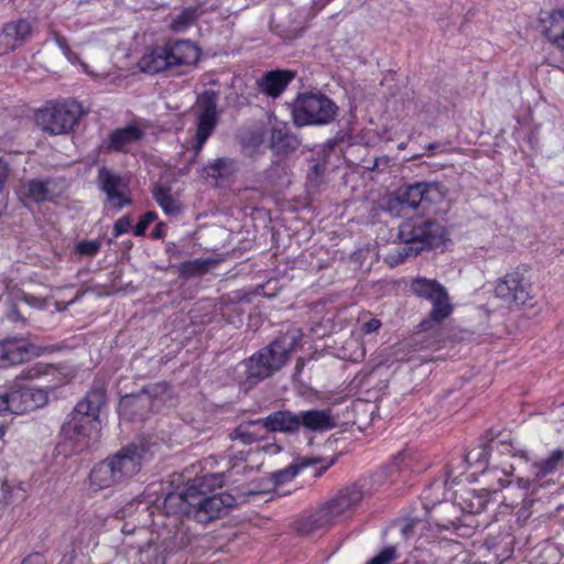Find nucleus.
Listing matches in <instances>:
<instances>
[{"mask_svg":"<svg viewBox=\"0 0 564 564\" xmlns=\"http://www.w3.org/2000/svg\"><path fill=\"white\" fill-rule=\"evenodd\" d=\"M106 402V387L95 382L61 426L59 441L55 446L57 455L70 457L89 447L93 436L99 433L100 410Z\"/></svg>","mask_w":564,"mask_h":564,"instance_id":"obj_1","label":"nucleus"},{"mask_svg":"<svg viewBox=\"0 0 564 564\" xmlns=\"http://www.w3.org/2000/svg\"><path fill=\"white\" fill-rule=\"evenodd\" d=\"M302 336L303 334L299 329L289 330L242 360L240 366L245 369L246 383L256 386L280 371L289 361L292 351L299 346Z\"/></svg>","mask_w":564,"mask_h":564,"instance_id":"obj_2","label":"nucleus"},{"mask_svg":"<svg viewBox=\"0 0 564 564\" xmlns=\"http://www.w3.org/2000/svg\"><path fill=\"white\" fill-rule=\"evenodd\" d=\"M446 235L445 227L436 219L421 214L408 216L398 227L397 241L404 246L397 249L392 265L402 263L408 258L416 257L423 249L442 245Z\"/></svg>","mask_w":564,"mask_h":564,"instance_id":"obj_3","label":"nucleus"},{"mask_svg":"<svg viewBox=\"0 0 564 564\" xmlns=\"http://www.w3.org/2000/svg\"><path fill=\"white\" fill-rule=\"evenodd\" d=\"M144 454V446L129 444L98 463L89 474L94 490L109 488L139 473Z\"/></svg>","mask_w":564,"mask_h":564,"instance_id":"obj_4","label":"nucleus"},{"mask_svg":"<svg viewBox=\"0 0 564 564\" xmlns=\"http://www.w3.org/2000/svg\"><path fill=\"white\" fill-rule=\"evenodd\" d=\"M411 478L412 456L408 453H399L384 467L354 482L348 494L370 491H392L397 494L410 489Z\"/></svg>","mask_w":564,"mask_h":564,"instance_id":"obj_5","label":"nucleus"},{"mask_svg":"<svg viewBox=\"0 0 564 564\" xmlns=\"http://www.w3.org/2000/svg\"><path fill=\"white\" fill-rule=\"evenodd\" d=\"M199 56V47L189 40L167 41L144 54L139 65L142 72L154 75L172 67L194 65Z\"/></svg>","mask_w":564,"mask_h":564,"instance_id":"obj_6","label":"nucleus"},{"mask_svg":"<svg viewBox=\"0 0 564 564\" xmlns=\"http://www.w3.org/2000/svg\"><path fill=\"white\" fill-rule=\"evenodd\" d=\"M171 399V387L165 381L150 383L140 391L121 397L119 415L128 421H143L159 411Z\"/></svg>","mask_w":564,"mask_h":564,"instance_id":"obj_7","label":"nucleus"},{"mask_svg":"<svg viewBox=\"0 0 564 564\" xmlns=\"http://www.w3.org/2000/svg\"><path fill=\"white\" fill-rule=\"evenodd\" d=\"M410 291L419 299L432 304L429 318L419 324L421 330L426 332L433 323H443L453 313L454 307L448 292L437 280L417 276L411 281Z\"/></svg>","mask_w":564,"mask_h":564,"instance_id":"obj_8","label":"nucleus"},{"mask_svg":"<svg viewBox=\"0 0 564 564\" xmlns=\"http://www.w3.org/2000/svg\"><path fill=\"white\" fill-rule=\"evenodd\" d=\"M83 115L82 105L74 99L48 102L35 112L37 127L50 135L68 133Z\"/></svg>","mask_w":564,"mask_h":564,"instance_id":"obj_9","label":"nucleus"},{"mask_svg":"<svg viewBox=\"0 0 564 564\" xmlns=\"http://www.w3.org/2000/svg\"><path fill=\"white\" fill-rule=\"evenodd\" d=\"M337 105L323 94H301L292 106V117L296 127L327 124L337 116Z\"/></svg>","mask_w":564,"mask_h":564,"instance_id":"obj_10","label":"nucleus"},{"mask_svg":"<svg viewBox=\"0 0 564 564\" xmlns=\"http://www.w3.org/2000/svg\"><path fill=\"white\" fill-rule=\"evenodd\" d=\"M438 193V186L432 183L419 182L401 186L386 198L382 208L392 217H405L422 203L434 200V195Z\"/></svg>","mask_w":564,"mask_h":564,"instance_id":"obj_11","label":"nucleus"},{"mask_svg":"<svg viewBox=\"0 0 564 564\" xmlns=\"http://www.w3.org/2000/svg\"><path fill=\"white\" fill-rule=\"evenodd\" d=\"M165 496L164 505L175 503L181 512L193 516L199 522H208L220 516L223 509L230 508L237 500L235 496Z\"/></svg>","mask_w":564,"mask_h":564,"instance_id":"obj_12","label":"nucleus"},{"mask_svg":"<svg viewBox=\"0 0 564 564\" xmlns=\"http://www.w3.org/2000/svg\"><path fill=\"white\" fill-rule=\"evenodd\" d=\"M489 433H487L481 440L479 445L470 449L463 458H454L447 465L446 478L444 479H435L429 486V489L434 491H451L453 490L456 494V490L453 489V485H457V479L465 473L468 466L473 464H478L480 466H486L488 464L489 455L492 449L494 436L489 437Z\"/></svg>","mask_w":564,"mask_h":564,"instance_id":"obj_13","label":"nucleus"},{"mask_svg":"<svg viewBox=\"0 0 564 564\" xmlns=\"http://www.w3.org/2000/svg\"><path fill=\"white\" fill-rule=\"evenodd\" d=\"M495 296L509 308L528 304L533 299V285L527 271L517 268L499 278L495 285Z\"/></svg>","mask_w":564,"mask_h":564,"instance_id":"obj_14","label":"nucleus"},{"mask_svg":"<svg viewBox=\"0 0 564 564\" xmlns=\"http://www.w3.org/2000/svg\"><path fill=\"white\" fill-rule=\"evenodd\" d=\"M217 98L218 94L214 90H205L197 98V129L194 138V150L196 154L202 151L204 144L217 126Z\"/></svg>","mask_w":564,"mask_h":564,"instance_id":"obj_15","label":"nucleus"},{"mask_svg":"<svg viewBox=\"0 0 564 564\" xmlns=\"http://www.w3.org/2000/svg\"><path fill=\"white\" fill-rule=\"evenodd\" d=\"M562 468H564V448L558 447L553 449L545 458L530 465L528 475L518 478L519 488L525 490L530 488L533 490L543 489L550 482H541L542 478Z\"/></svg>","mask_w":564,"mask_h":564,"instance_id":"obj_16","label":"nucleus"},{"mask_svg":"<svg viewBox=\"0 0 564 564\" xmlns=\"http://www.w3.org/2000/svg\"><path fill=\"white\" fill-rule=\"evenodd\" d=\"M11 413L22 414L36 410L47 403V392L26 386H19L8 392Z\"/></svg>","mask_w":564,"mask_h":564,"instance_id":"obj_17","label":"nucleus"},{"mask_svg":"<svg viewBox=\"0 0 564 564\" xmlns=\"http://www.w3.org/2000/svg\"><path fill=\"white\" fill-rule=\"evenodd\" d=\"M98 186L106 194L107 200L116 210H120L131 204V199L123 193V189L127 187L123 177L105 166L98 170Z\"/></svg>","mask_w":564,"mask_h":564,"instance_id":"obj_18","label":"nucleus"},{"mask_svg":"<svg viewBox=\"0 0 564 564\" xmlns=\"http://www.w3.org/2000/svg\"><path fill=\"white\" fill-rule=\"evenodd\" d=\"M33 33V26L26 19L6 23L0 32V56L22 46Z\"/></svg>","mask_w":564,"mask_h":564,"instance_id":"obj_19","label":"nucleus"},{"mask_svg":"<svg viewBox=\"0 0 564 564\" xmlns=\"http://www.w3.org/2000/svg\"><path fill=\"white\" fill-rule=\"evenodd\" d=\"M295 74L288 69H275L263 74L257 79L260 93L271 98H278L294 79Z\"/></svg>","mask_w":564,"mask_h":564,"instance_id":"obj_20","label":"nucleus"},{"mask_svg":"<svg viewBox=\"0 0 564 564\" xmlns=\"http://www.w3.org/2000/svg\"><path fill=\"white\" fill-rule=\"evenodd\" d=\"M249 424L262 425L270 432L296 433L300 430L299 413L291 411H276L267 417L250 421Z\"/></svg>","mask_w":564,"mask_h":564,"instance_id":"obj_21","label":"nucleus"},{"mask_svg":"<svg viewBox=\"0 0 564 564\" xmlns=\"http://www.w3.org/2000/svg\"><path fill=\"white\" fill-rule=\"evenodd\" d=\"M543 35L556 48L564 53V10L557 9L541 15Z\"/></svg>","mask_w":564,"mask_h":564,"instance_id":"obj_22","label":"nucleus"},{"mask_svg":"<svg viewBox=\"0 0 564 564\" xmlns=\"http://www.w3.org/2000/svg\"><path fill=\"white\" fill-rule=\"evenodd\" d=\"M301 144L296 134L286 123H278L271 129L270 147L278 154L294 152Z\"/></svg>","mask_w":564,"mask_h":564,"instance_id":"obj_23","label":"nucleus"},{"mask_svg":"<svg viewBox=\"0 0 564 564\" xmlns=\"http://www.w3.org/2000/svg\"><path fill=\"white\" fill-rule=\"evenodd\" d=\"M224 474H207L200 477L188 479L184 489L176 487L165 494H212L224 485Z\"/></svg>","mask_w":564,"mask_h":564,"instance_id":"obj_24","label":"nucleus"},{"mask_svg":"<svg viewBox=\"0 0 564 564\" xmlns=\"http://www.w3.org/2000/svg\"><path fill=\"white\" fill-rule=\"evenodd\" d=\"M34 347L24 340L14 339L0 344V368L24 362Z\"/></svg>","mask_w":564,"mask_h":564,"instance_id":"obj_25","label":"nucleus"},{"mask_svg":"<svg viewBox=\"0 0 564 564\" xmlns=\"http://www.w3.org/2000/svg\"><path fill=\"white\" fill-rule=\"evenodd\" d=\"M144 131L137 124H129L113 130L108 138L107 149L116 152H124L127 147L140 141Z\"/></svg>","mask_w":564,"mask_h":564,"instance_id":"obj_26","label":"nucleus"},{"mask_svg":"<svg viewBox=\"0 0 564 564\" xmlns=\"http://www.w3.org/2000/svg\"><path fill=\"white\" fill-rule=\"evenodd\" d=\"M300 429L324 432L336 426L330 410H307L299 412Z\"/></svg>","mask_w":564,"mask_h":564,"instance_id":"obj_27","label":"nucleus"},{"mask_svg":"<svg viewBox=\"0 0 564 564\" xmlns=\"http://www.w3.org/2000/svg\"><path fill=\"white\" fill-rule=\"evenodd\" d=\"M55 181L53 178L45 180H29L23 185V194L26 198L41 204L53 200L57 197L54 191Z\"/></svg>","mask_w":564,"mask_h":564,"instance_id":"obj_28","label":"nucleus"},{"mask_svg":"<svg viewBox=\"0 0 564 564\" xmlns=\"http://www.w3.org/2000/svg\"><path fill=\"white\" fill-rule=\"evenodd\" d=\"M237 170V162L234 159L219 158L204 166L203 175L206 178L228 180Z\"/></svg>","mask_w":564,"mask_h":564,"instance_id":"obj_29","label":"nucleus"},{"mask_svg":"<svg viewBox=\"0 0 564 564\" xmlns=\"http://www.w3.org/2000/svg\"><path fill=\"white\" fill-rule=\"evenodd\" d=\"M322 462H323V459H319V458H311V457L297 458L286 468L273 473L272 480L275 484L288 482V481L292 480L295 477V475L299 474L300 470L316 466L317 464H319Z\"/></svg>","mask_w":564,"mask_h":564,"instance_id":"obj_30","label":"nucleus"},{"mask_svg":"<svg viewBox=\"0 0 564 564\" xmlns=\"http://www.w3.org/2000/svg\"><path fill=\"white\" fill-rule=\"evenodd\" d=\"M216 264V260L212 258H198L191 261H185L180 264L178 272L182 276H197L203 275L209 271V269Z\"/></svg>","mask_w":564,"mask_h":564,"instance_id":"obj_31","label":"nucleus"},{"mask_svg":"<svg viewBox=\"0 0 564 564\" xmlns=\"http://www.w3.org/2000/svg\"><path fill=\"white\" fill-rule=\"evenodd\" d=\"M153 197L166 215L176 216L177 214H180L181 208L178 204L175 202V199L172 197L169 187H154Z\"/></svg>","mask_w":564,"mask_h":564,"instance_id":"obj_32","label":"nucleus"},{"mask_svg":"<svg viewBox=\"0 0 564 564\" xmlns=\"http://www.w3.org/2000/svg\"><path fill=\"white\" fill-rule=\"evenodd\" d=\"M197 8H185L172 19L170 28L174 32H184L194 23V21L197 19Z\"/></svg>","mask_w":564,"mask_h":564,"instance_id":"obj_33","label":"nucleus"},{"mask_svg":"<svg viewBox=\"0 0 564 564\" xmlns=\"http://www.w3.org/2000/svg\"><path fill=\"white\" fill-rule=\"evenodd\" d=\"M359 501V497L352 498V496H336L327 503V510L332 517L341 516L351 507L358 505Z\"/></svg>","mask_w":564,"mask_h":564,"instance_id":"obj_34","label":"nucleus"},{"mask_svg":"<svg viewBox=\"0 0 564 564\" xmlns=\"http://www.w3.org/2000/svg\"><path fill=\"white\" fill-rule=\"evenodd\" d=\"M101 248V241L84 239L76 243L75 251L84 257H94L98 253Z\"/></svg>","mask_w":564,"mask_h":564,"instance_id":"obj_35","label":"nucleus"},{"mask_svg":"<svg viewBox=\"0 0 564 564\" xmlns=\"http://www.w3.org/2000/svg\"><path fill=\"white\" fill-rule=\"evenodd\" d=\"M156 218L158 215L155 212H147L133 228V235L138 237L144 236L150 224L153 223Z\"/></svg>","mask_w":564,"mask_h":564,"instance_id":"obj_36","label":"nucleus"},{"mask_svg":"<svg viewBox=\"0 0 564 564\" xmlns=\"http://www.w3.org/2000/svg\"><path fill=\"white\" fill-rule=\"evenodd\" d=\"M132 218L129 215H124L116 220L113 224L112 235L115 238L128 232L131 229Z\"/></svg>","mask_w":564,"mask_h":564,"instance_id":"obj_37","label":"nucleus"},{"mask_svg":"<svg viewBox=\"0 0 564 564\" xmlns=\"http://www.w3.org/2000/svg\"><path fill=\"white\" fill-rule=\"evenodd\" d=\"M395 558V549L393 546L384 547L368 564H390Z\"/></svg>","mask_w":564,"mask_h":564,"instance_id":"obj_38","label":"nucleus"},{"mask_svg":"<svg viewBox=\"0 0 564 564\" xmlns=\"http://www.w3.org/2000/svg\"><path fill=\"white\" fill-rule=\"evenodd\" d=\"M48 365L43 364H36L32 367H29L22 371L21 377L23 379H34L39 378L42 375H45L47 372Z\"/></svg>","mask_w":564,"mask_h":564,"instance_id":"obj_39","label":"nucleus"},{"mask_svg":"<svg viewBox=\"0 0 564 564\" xmlns=\"http://www.w3.org/2000/svg\"><path fill=\"white\" fill-rule=\"evenodd\" d=\"M230 437L234 440H240L243 444H251L257 441L254 434L245 430L242 426L236 427Z\"/></svg>","mask_w":564,"mask_h":564,"instance_id":"obj_40","label":"nucleus"},{"mask_svg":"<svg viewBox=\"0 0 564 564\" xmlns=\"http://www.w3.org/2000/svg\"><path fill=\"white\" fill-rule=\"evenodd\" d=\"M326 165L324 163H315L308 173V180L311 183H313L315 186H317L321 183V178L325 174Z\"/></svg>","mask_w":564,"mask_h":564,"instance_id":"obj_41","label":"nucleus"},{"mask_svg":"<svg viewBox=\"0 0 564 564\" xmlns=\"http://www.w3.org/2000/svg\"><path fill=\"white\" fill-rule=\"evenodd\" d=\"M512 554H513L512 539L510 536H508L507 540L505 541L502 551L500 553H496V560H497L498 564H502L508 558H510L512 556Z\"/></svg>","mask_w":564,"mask_h":564,"instance_id":"obj_42","label":"nucleus"},{"mask_svg":"<svg viewBox=\"0 0 564 564\" xmlns=\"http://www.w3.org/2000/svg\"><path fill=\"white\" fill-rule=\"evenodd\" d=\"M55 42L67 59L72 61V51L68 46L67 40L63 35L55 34Z\"/></svg>","mask_w":564,"mask_h":564,"instance_id":"obj_43","label":"nucleus"},{"mask_svg":"<svg viewBox=\"0 0 564 564\" xmlns=\"http://www.w3.org/2000/svg\"><path fill=\"white\" fill-rule=\"evenodd\" d=\"M9 177V166L2 156H0V193L4 187V183Z\"/></svg>","mask_w":564,"mask_h":564,"instance_id":"obj_44","label":"nucleus"},{"mask_svg":"<svg viewBox=\"0 0 564 564\" xmlns=\"http://www.w3.org/2000/svg\"><path fill=\"white\" fill-rule=\"evenodd\" d=\"M381 326V322L377 318H371L368 322H366L362 326V330L365 334H371L373 332H377Z\"/></svg>","mask_w":564,"mask_h":564,"instance_id":"obj_45","label":"nucleus"},{"mask_svg":"<svg viewBox=\"0 0 564 564\" xmlns=\"http://www.w3.org/2000/svg\"><path fill=\"white\" fill-rule=\"evenodd\" d=\"M11 413L8 392L0 394V415Z\"/></svg>","mask_w":564,"mask_h":564,"instance_id":"obj_46","label":"nucleus"},{"mask_svg":"<svg viewBox=\"0 0 564 564\" xmlns=\"http://www.w3.org/2000/svg\"><path fill=\"white\" fill-rule=\"evenodd\" d=\"M22 564H45L44 556L40 553H33L26 556Z\"/></svg>","mask_w":564,"mask_h":564,"instance_id":"obj_47","label":"nucleus"},{"mask_svg":"<svg viewBox=\"0 0 564 564\" xmlns=\"http://www.w3.org/2000/svg\"><path fill=\"white\" fill-rule=\"evenodd\" d=\"M165 236V224L159 223L151 232L153 239H161Z\"/></svg>","mask_w":564,"mask_h":564,"instance_id":"obj_48","label":"nucleus"},{"mask_svg":"<svg viewBox=\"0 0 564 564\" xmlns=\"http://www.w3.org/2000/svg\"><path fill=\"white\" fill-rule=\"evenodd\" d=\"M8 317L11 321H23V317L21 316L20 312L15 306H12L10 312L8 313Z\"/></svg>","mask_w":564,"mask_h":564,"instance_id":"obj_49","label":"nucleus"},{"mask_svg":"<svg viewBox=\"0 0 564 564\" xmlns=\"http://www.w3.org/2000/svg\"><path fill=\"white\" fill-rule=\"evenodd\" d=\"M445 148L444 144L442 143H437V142H434V143H429L425 149L429 150V151H433V150H441L443 151Z\"/></svg>","mask_w":564,"mask_h":564,"instance_id":"obj_50","label":"nucleus"},{"mask_svg":"<svg viewBox=\"0 0 564 564\" xmlns=\"http://www.w3.org/2000/svg\"><path fill=\"white\" fill-rule=\"evenodd\" d=\"M334 459H330L326 465H323L319 470L317 471H314V476H319L322 474V471L326 470L329 466H332L334 464Z\"/></svg>","mask_w":564,"mask_h":564,"instance_id":"obj_51","label":"nucleus"},{"mask_svg":"<svg viewBox=\"0 0 564 564\" xmlns=\"http://www.w3.org/2000/svg\"><path fill=\"white\" fill-rule=\"evenodd\" d=\"M413 529V525L411 523H408L402 528V533L404 536H406Z\"/></svg>","mask_w":564,"mask_h":564,"instance_id":"obj_52","label":"nucleus"},{"mask_svg":"<svg viewBox=\"0 0 564 564\" xmlns=\"http://www.w3.org/2000/svg\"><path fill=\"white\" fill-rule=\"evenodd\" d=\"M303 367H304V360L302 358L297 359L296 365H295V370L297 372H301Z\"/></svg>","mask_w":564,"mask_h":564,"instance_id":"obj_53","label":"nucleus"},{"mask_svg":"<svg viewBox=\"0 0 564 564\" xmlns=\"http://www.w3.org/2000/svg\"><path fill=\"white\" fill-rule=\"evenodd\" d=\"M500 446L503 448V451H506V452H508V453H510V452H511V448H512L511 444L502 443V442H501V443H500Z\"/></svg>","mask_w":564,"mask_h":564,"instance_id":"obj_54","label":"nucleus"},{"mask_svg":"<svg viewBox=\"0 0 564 564\" xmlns=\"http://www.w3.org/2000/svg\"><path fill=\"white\" fill-rule=\"evenodd\" d=\"M182 475H174L173 476V479L171 480L170 485H173L175 482H181L182 481Z\"/></svg>","mask_w":564,"mask_h":564,"instance_id":"obj_55","label":"nucleus"},{"mask_svg":"<svg viewBox=\"0 0 564 564\" xmlns=\"http://www.w3.org/2000/svg\"><path fill=\"white\" fill-rule=\"evenodd\" d=\"M482 507H484V501L481 500V501H479V507L476 510L470 509L469 512L470 513L478 512L480 509H482Z\"/></svg>","mask_w":564,"mask_h":564,"instance_id":"obj_56","label":"nucleus"},{"mask_svg":"<svg viewBox=\"0 0 564 564\" xmlns=\"http://www.w3.org/2000/svg\"><path fill=\"white\" fill-rule=\"evenodd\" d=\"M247 494H259V495H262V494H269V491H265V490H258V491H256V490H250V491H248Z\"/></svg>","mask_w":564,"mask_h":564,"instance_id":"obj_57","label":"nucleus"},{"mask_svg":"<svg viewBox=\"0 0 564 564\" xmlns=\"http://www.w3.org/2000/svg\"><path fill=\"white\" fill-rule=\"evenodd\" d=\"M499 489H490V490H486V494H497Z\"/></svg>","mask_w":564,"mask_h":564,"instance_id":"obj_58","label":"nucleus"},{"mask_svg":"<svg viewBox=\"0 0 564 564\" xmlns=\"http://www.w3.org/2000/svg\"><path fill=\"white\" fill-rule=\"evenodd\" d=\"M520 457H521V458H524V459H525V462H528V460H529V459H528V456H527V454H525L524 452H522V453H521Z\"/></svg>","mask_w":564,"mask_h":564,"instance_id":"obj_59","label":"nucleus"},{"mask_svg":"<svg viewBox=\"0 0 564 564\" xmlns=\"http://www.w3.org/2000/svg\"><path fill=\"white\" fill-rule=\"evenodd\" d=\"M377 169V162H375L373 166H372V170H376Z\"/></svg>","mask_w":564,"mask_h":564,"instance_id":"obj_60","label":"nucleus"},{"mask_svg":"<svg viewBox=\"0 0 564 564\" xmlns=\"http://www.w3.org/2000/svg\"><path fill=\"white\" fill-rule=\"evenodd\" d=\"M0 433H3V426H0Z\"/></svg>","mask_w":564,"mask_h":564,"instance_id":"obj_61","label":"nucleus"}]
</instances>
